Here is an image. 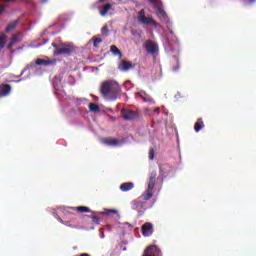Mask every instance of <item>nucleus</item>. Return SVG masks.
Here are the masks:
<instances>
[{
    "instance_id": "nucleus-38",
    "label": "nucleus",
    "mask_w": 256,
    "mask_h": 256,
    "mask_svg": "<svg viewBox=\"0 0 256 256\" xmlns=\"http://www.w3.org/2000/svg\"><path fill=\"white\" fill-rule=\"evenodd\" d=\"M170 33H173V30H170Z\"/></svg>"
},
{
    "instance_id": "nucleus-6",
    "label": "nucleus",
    "mask_w": 256,
    "mask_h": 256,
    "mask_svg": "<svg viewBox=\"0 0 256 256\" xmlns=\"http://www.w3.org/2000/svg\"><path fill=\"white\" fill-rule=\"evenodd\" d=\"M121 115L125 121H135L139 119V112L129 109H122Z\"/></svg>"
},
{
    "instance_id": "nucleus-39",
    "label": "nucleus",
    "mask_w": 256,
    "mask_h": 256,
    "mask_svg": "<svg viewBox=\"0 0 256 256\" xmlns=\"http://www.w3.org/2000/svg\"><path fill=\"white\" fill-rule=\"evenodd\" d=\"M250 1H255V0H250Z\"/></svg>"
},
{
    "instance_id": "nucleus-10",
    "label": "nucleus",
    "mask_w": 256,
    "mask_h": 256,
    "mask_svg": "<svg viewBox=\"0 0 256 256\" xmlns=\"http://www.w3.org/2000/svg\"><path fill=\"white\" fill-rule=\"evenodd\" d=\"M119 71H129L133 69V63L127 60H122L118 65Z\"/></svg>"
},
{
    "instance_id": "nucleus-20",
    "label": "nucleus",
    "mask_w": 256,
    "mask_h": 256,
    "mask_svg": "<svg viewBox=\"0 0 256 256\" xmlns=\"http://www.w3.org/2000/svg\"><path fill=\"white\" fill-rule=\"evenodd\" d=\"M17 23H18L17 20L11 22V23L6 27V33H11V31H13V29H15V28L17 27Z\"/></svg>"
},
{
    "instance_id": "nucleus-34",
    "label": "nucleus",
    "mask_w": 256,
    "mask_h": 256,
    "mask_svg": "<svg viewBox=\"0 0 256 256\" xmlns=\"http://www.w3.org/2000/svg\"><path fill=\"white\" fill-rule=\"evenodd\" d=\"M107 0H99L100 3H105Z\"/></svg>"
},
{
    "instance_id": "nucleus-12",
    "label": "nucleus",
    "mask_w": 256,
    "mask_h": 256,
    "mask_svg": "<svg viewBox=\"0 0 256 256\" xmlns=\"http://www.w3.org/2000/svg\"><path fill=\"white\" fill-rule=\"evenodd\" d=\"M135 188V184L133 182H124L120 185V191L123 193H127V191H131Z\"/></svg>"
},
{
    "instance_id": "nucleus-1",
    "label": "nucleus",
    "mask_w": 256,
    "mask_h": 256,
    "mask_svg": "<svg viewBox=\"0 0 256 256\" xmlns=\"http://www.w3.org/2000/svg\"><path fill=\"white\" fill-rule=\"evenodd\" d=\"M100 93L103 97H111L113 101L119 97L121 87L113 80L105 81L100 86Z\"/></svg>"
},
{
    "instance_id": "nucleus-31",
    "label": "nucleus",
    "mask_w": 256,
    "mask_h": 256,
    "mask_svg": "<svg viewBox=\"0 0 256 256\" xmlns=\"http://www.w3.org/2000/svg\"><path fill=\"white\" fill-rule=\"evenodd\" d=\"M179 70V63H177V67H173V71H178Z\"/></svg>"
},
{
    "instance_id": "nucleus-25",
    "label": "nucleus",
    "mask_w": 256,
    "mask_h": 256,
    "mask_svg": "<svg viewBox=\"0 0 256 256\" xmlns=\"http://www.w3.org/2000/svg\"><path fill=\"white\" fill-rule=\"evenodd\" d=\"M102 35H103L104 37H109V27H108L107 25H104V26L102 27Z\"/></svg>"
},
{
    "instance_id": "nucleus-27",
    "label": "nucleus",
    "mask_w": 256,
    "mask_h": 256,
    "mask_svg": "<svg viewBox=\"0 0 256 256\" xmlns=\"http://www.w3.org/2000/svg\"><path fill=\"white\" fill-rule=\"evenodd\" d=\"M91 219H92V223H95V225H99V217H97L96 215H93Z\"/></svg>"
},
{
    "instance_id": "nucleus-23",
    "label": "nucleus",
    "mask_w": 256,
    "mask_h": 256,
    "mask_svg": "<svg viewBox=\"0 0 256 256\" xmlns=\"http://www.w3.org/2000/svg\"><path fill=\"white\" fill-rule=\"evenodd\" d=\"M19 35H21V33L17 32L15 34L12 35V38H11V42L13 43L14 42V45H17V43H19V41H21L19 39Z\"/></svg>"
},
{
    "instance_id": "nucleus-33",
    "label": "nucleus",
    "mask_w": 256,
    "mask_h": 256,
    "mask_svg": "<svg viewBox=\"0 0 256 256\" xmlns=\"http://www.w3.org/2000/svg\"><path fill=\"white\" fill-rule=\"evenodd\" d=\"M59 222L62 223V225L65 224V221H63V220H61V219H59Z\"/></svg>"
},
{
    "instance_id": "nucleus-7",
    "label": "nucleus",
    "mask_w": 256,
    "mask_h": 256,
    "mask_svg": "<svg viewBox=\"0 0 256 256\" xmlns=\"http://www.w3.org/2000/svg\"><path fill=\"white\" fill-rule=\"evenodd\" d=\"M145 49L150 55H155L159 52V46L153 40H146Z\"/></svg>"
},
{
    "instance_id": "nucleus-13",
    "label": "nucleus",
    "mask_w": 256,
    "mask_h": 256,
    "mask_svg": "<svg viewBox=\"0 0 256 256\" xmlns=\"http://www.w3.org/2000/svg\"><path fill=\"white\" fill-rule=\"evenodd\" d=\"M11 93V85L9 84H2L0 86V96L5 97Z\"/></svg>"
},
{
    "instance_id": "nucleus-21",
    "label": "nucleus",
    "mask_w": 256,
    "mask_h": 256,
    "mask_svg": "<svg viewBox=\"0 0 256 256\" xmlns=\"http://www.w3.org/2000/svg\"><path fill=\"white\" fill-rule=\"evenodd\" d=\"M100 215H117V210L115 209H106L103 212H99Z\"/></svg>"
},
{
    "instance_id": "nucleus-18",
    "label": "nucleus",
    "mask_w": 256,
    "mask_h": 256,
    "mask_svg": "<svg viewBox=\"0 0 256 256\" xmlns=\"http://www.w3.org/2000/svg\"><path fill=\"white\" fill-rule=\"evenodd\" d=\"M110 51H111V53H112L113 55H115V56L123 57V53H121V50H119L118 47L115 46V45H112V46L110 47Z\"/></svg>"
},
{
    "instance_id": "nucleus-22",
    "label": "nucleus",
    "mask_w": 256,
    "mask_h": 256,
    "mask_svg": "<svg viewBox=\"0 0 256 256\" xmlns=\"http://www.w3.org/2000/svg\"><path fill=\"white\" fill-rule=\"evenodd\" d=\"M89 110L92 111L93 113H99L100 108H99V105H97L95 103H90Z\"/></svg>"
},
{
    "instance_id": "nucleus-35",
    "label": "nucleus",
    "mask_w": 256,
    "mask_h": 256,
    "mask_svg": "<svg viewBox=\"0 0 256 256\" xmlns=\"http://www.w3.org/2000/svg\"><path fill=\"white\" fill-rule=\"evenodd\" d=\"M64 225L69 226V222H64Z\"/></svg>"
},
{
    "instance_id": "nucleus-24",
    "label": "nucleus",
    "mask_w": 256,
    "mask_h": 256,
    "mask_svg": "<svg viewBox=\"0 0 256 256\" xmlns=\"http://www.w3.org/2000/svg\"><path fill=\"white\" fill-rule=\"evenodd\" d=\"M92 41L94 47H99V43H103V39L97 37L92 38Z\"/></svg>"
},
{
    "instance_id": "nucleus-16",
    "label": "nucleus",
    "mask_w": 256,
    "mask_h": 256,
    "mask_svg": "<svg viewBox=\"0 0 256 256\" xmlns=\"http://www.w3.org/2000/svg\"><path fill=\"white\" fill-rule=\"evenodd\" d=\"M113 7V5H111L110 3L105 4L104 6H102L99 11H100V15L101 17H105V15H107V13H109L110 9Z\"/></svg>"
},
{
    "instance_id": "nucleus-2",
    "label": "nucleus",
    "mask_w": 256,
    "mask_h": 256,
    "mask_svg": "<svg viewBox=\"0 0 256 256\" xmlns=\"http://www.w3.org/2000/svg\"><path fill=\"white\" fill-rule=\"evenodd\" d=\"M155 183H157V171L153 170L149 176L147 190L137 199L139 205H143L153 197V189H155Z\"/></svg>"
},
{
    "instance_id": "nucleus-14",
    "label": "nucleus",
    "mask_w": 256,
    "mask_h": 256,
    "mask_svg": "<svg viewBox=\"0 0 256 256\" xmlns=\"http://www.w3.org/2000/svg\"><path fill=\"white\" fill-rule=\"evenodd\" d=\"M102 143H104V145H108L109 147H117V145H119V140L104 138L102 139Z\"/></svg>"
},
{
    "instance_id": "nucleus-5",
    "label": "nucleus",
    "mask_w": 256,
    "mask_h": 256,
    "mask_svg": "<svg viewBox=\"0 0 256 256\" xmlns=\"http://www.w3.org/2000/svg\"><path fill=\"white\" fill-rule=\"evenodd\" d=\"M149 2L157 10L156 15L158 19H161V21H167V13L163 9V2H161V0H149Z\"/></svg>"
},
{
    "instance_id": "nucleus-30",
    "label": "nucleus",
    "mask_w": 256,
    "mask_h": 256,
    "mask_svg": "<svg viewBox=\"0 0 256 256\" xmlns=\"http://www.w3.org/2000/svg\"><path fill=\"white\" fill-rule=\"evenodd\" d=\"M15 45V42L10 41V43L7 45V49H11Z\"/></svg>"
},
{
    "instance_id": "nucleus-19",
    "label": "nucleus",
    "mask_w": 256,
    "mask_h": 256,
    "mask_svg": "<svg viewBox=\"0 0 256 256\" xmlns=\"http://www.w3.org/2000/svg\"><path fill=\"white\" fill-rule=\"evenodd\" d=\"M7 41V35L5 33L0 34V49H5V42Z\"/></svg>"
},
{
    "instance_id": "nucleus-11",
    "label": "nucleus",
    "mask_w": 256,
    "mask_h": 256,
    "mask_svg": "<svg viewBox=\"0 0 256 256\" xmlns=\"http://www.w3.org/2000/svg\"><path fill=\"white\" fill-rule=\"evenodd\" d=\"M36 65H44L45 67H49L50 65H57V59H37Z\"/></svg>"
},
{
    "instance_id": "nucleus-36",
    "label": "nucleus",
    "mask_w": 256,
    "mask_h": 256,
    "mask_svg": "<svg viewBox=\"0 0 256 256\" xmlns=\"http://www.w3.org/2000/svg\"><path fill=\"white\" fill-rule=\"evenodd\" d=\"M42 1V3H47V0H41Z\"/></svg>"
},
{
    "instance_id": "nucleus-17",
    "label": "nucleus",
    "mask_w": 256,
    "mask_h": 256,
    "mask_svg": "<svg viewBox=\"0 0 256 256\" xmlns=\"http://www.w3.org/2000/svg\"><path fill=\"white\" fill-rule=\"evenodd\" d=\"M72 211H78V213H91V209L87 206H78L70 208Z\"/></svg>"
},
{
    "instance_id": "nucleus-29",
    "label": "nucleus",
    "mask_w": 256,
    "mask_h": 256,
    "mask_svg": "<svg viewBox=\"0 0 256 256\" xmlns=\"http://www.w3.org/2000/svg\"><path fill=\"white\" fill-rule=\"evenodd\" d=\"M159 173L162 177H163V175H165V172H163V167L162 166H159Z\"/></svg>"
},
{
    "instance_id": "nucleus-26",
    "label": "nucleus",
    "mask_w": 256,
    "mask_h": 256,
    "mask_svg": "<svg viewBox=\"0 0 256 256\" xmlns=\"http://www.w3.org/2000/svg\"><path fill=\"white\" fill-rule=\"evenodd\" d=\"M149 159L151 161H153V159H155V149H153V148H150V150H149Z\"/></svg>"
},
{
    "instance_id": "nucleus-37",
    "label": "nucleus",
    "mask_w": 256,
    "mask_h": 256,
    "mask_svg": "<svg viewBox=\"0 0 256 256\" xmlns=\"http://www.w3.org/2000/svg\"><path fill=\"white\" fill-rule=\"evenodd\" d=\"M23 73H25V70H24V71H22V73L20 74V77H21V75H23Z\"/></svg>"
},
{
    "instance_id": "nucleus-28",
    "label": "nucleus",
    "mask_w": 256,
    "mask_h": 256,
    "mask_svg": "<svg viewBox=\"0 0 256 256\" xmlns=\"http://www.w3.org/2000/svg\"><path fill=\"white\" fill-rule=\"evenodd\" d=\"M5 9H7V5L5 4L0 7V15L3 13V11H5Z\"/></svg>"
},
{
    "instance_id": "nucleus-8",
    "label": "nucleus",
    "mask_w": 256,
    "mask_h": 256,
    "mask_svg": "<svg viewBox=\"0 0 256 256\" xmlns=\"http://www.w3.org/2000/svg\"><path fill=\"white\" fill-rule=\"evenodd\" d=\"M142 256H161V250L157 245H150L144 250Z\"/></svg>"
},
{
    "instance_id": "nucleus-3",
    "label": "nucleus",
    "mask_w": 256,
    "mask_h": 256,
    "mask_svg": "<svg viewBox=\"0 0 256 256\" xmlns=\"http://www.w3.org/2000/svg\"><path fill=\"white\" fill-rule=\"evenodd\" d=\"M52 47H54V55L59 56V55H66L69 57L72 53H75V45L72 43H60L57 44L53 42Z\"/></svg>"
},
{
    "instance_id": "nucleus-32",
    "label": "nucleus",
    "mask_w": 256,
    "mask_h": 256,
    "mask_svg": "<svg viewBox=\"0 0 256 256\" xmlns=\"http://www.w3.org/2000/svg\"><path fill=\"white\" fill-rule=\"evenodd\" d=\"M80 256H91V255H89L88 253H82L80 254Z\"/></svg>"
},
{
    "instance_id": "nucleus-9",
    "label": "nucleus",
    "mask_w": 256,
    "mask_h": 256,
    "mask_svg": "<svg viewBox=\"0 0 256 256\" xmlns=\"http://www.w3.org/2000/svg\"><path fill=\"white\" fill-rule=\"evenodd\" d=\"M141 231L143 237H151L153 235V224L151 222H146L141 226Z\"/></svg>"
},
{
    "instance_id": "nucleus-15",
    "label": "nucleus",
    "mask_w": 256,
    "mask_h": 256,
    "mask_svg": "<svg viewBox=\"0 0 256 256\" xmlns=\"http://www.w3.org/2000/svg\"><path fill=\"white\" fill-rule=\"evenodd\" d=\"M203 127H205V122H203V118H198L194 124V131L196 133H199V131H201Z\"/></svg>"
},
{
    "instance_id": "nucleus-4",
    "label": "nucleus",
    "mask_w": 256,
    "mask_h": 256,
    "mask_svg": "<svg viewBox=\"0 0 256 256\" xmlns=\"http://www.w3.org/2000/svg\"><path fill=\"white\" fill-rule=\"evenodd\" d=\"M137 19H138V23H140L141 25H151L152 27H155V29L159 27V23H157V21H155L153 17L145 15V9H141L138 12Z\"/></svg>"
}]
</instances>
